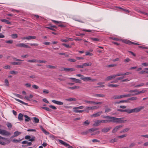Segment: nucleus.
I'll use <instances>...</instances> for the list:
<instances>
[{
	"label": "nucleus",
	"mask_w": 148,
	"mask_h": 148,
	"mask_svg": "<svg viewBox=\"0 0 148 148\" xmlns=\"http://www.w3.org/2000/svg\"><path fill=\"white\" fill-rule=\"evenodd\" d=\"M36 38V37L34 36H29L27 37V40H29L32 39H35Z\"/></svg>",
	"instance_id": "nucleus-27"
},
{
	"label": "nucleus",
	"mask_w": 148,
	"mask_h": 148,
	"mask_svg": "<svg viewBox=\"0 0 148 148\" xmlns=\"http://www.w3.org/2000/svg\"><path fill=\"white\" fill-rule=\"evenodd\" d=\"M84 107V106H81L79 107H73V110L81 109H83Z\"/></svg>",
	"instance_id": "nucleus-32"
},
{
	"label": "nucleus",
	"mask_w": 148,
	"mask_h": 148,
	"mask_svg": "<svg viewBox=\"0 0 148 148\" xmlns=\"http://www.w3.org/2000/svg\"><path fill=\"white\" fill-rule=\"evenodd\" d=\"M116 118L111 116H109L108 119H107L108 123L110 122H114L116 123Z\"/></svg>",
	"instance_id": "nucleus-5"
},
{
	"label": "nucleus",
	"mask_w": 148,
	"mask_h": 148,
	"mask_svg": "<svg viewBox=\"0 0 148 148\" xmlns=\"http://www.w3.org/2000/svg\"><path fill=\"white\" fill-rule=\"evenodd\" d=\"M143 107H137L133 109H128V110L127 111L128 114H131L134 112H139L141 110L143 109Z\"/></svg>",
	"instance_id": "nucleus-1"
},
{
	"label": "nucleus",
	"mask_w": 148,
	"mask_h": 148,
	"mask_svg": "<svg viewBox=\"0 0 148 148\" xmlns=\"http://www.w3.org/2000/svg\"><path fill=\"white\" fill-rule=\"evenodd\" d=\"M11 37L14 39L18 37V35L17 34H13L11 35Z\"/></svg>",
	"instance_id": "nucleus-45"
},
{
	"label": "nucleus",
	"mask_w": 148,
	"mask_h": 148,
	"mask_svg": "<svg viewBox=\"0 0 148 148\" xmlns=\"http://www.w3.org/2000/svg\"><path fill=\"white\" fill-rule=\"evenodd\" d=\"M1 127V125H0V128ZM0 134L3 136H9L10 135V133L8 132L6 130L0 129Z\"/></svg>",
	"instance_id": "nucleus-2"
},
{
	"label": "nucleus",
	"mask_w": 148,
	"mask_h": 148,
	"mask_svg": "<svg viewBox=\"0 0 148 148\" xmlns=\"http://www.w3.org/2000/svg\"><path fill=\"white\" fill-rule=\"evenodd\" d=\"M145 84L144 83H142L140 84L137 85L135 86L136 87H138L141 86H142L144 85Z\"/></svg>",
	"instance_id": "nucleus-58"
},
{
	"label": "nucleus",
	"mask_w": 148,
	"mask_h": 148,
	"mask_svg": "<svg viewBox=\"0 0 148 148\" xmlns=\"http://www.w3.org/2000/svg\"><path fill=\"white\" fill-rule=\"evenodd\" d=\"M112 99H120V95H116L112 97Z\"/></svg>",
	"instance_id": "nucleus-34"
},
{
	"label": "nucleus",
	"mask_w": 148,
	"mask_h": 148,
	"mask_svg": "<svg viewBox=\"0 0 148 148\" xmlns=\"http://www.w3.org/2000/svg\"><path fill=\"white\" fill-rule=\"evenodd\" d=\"M15 95L16 97L19 98L21 99H22L23 98V96L20 95L16 94H15Z\"/></svg>",
	"instance_id": "nucleus-51"
},
{
	"label": "nucleus",
	"mask_w": 148,
	"mask_h": 148,
	"mask_svg": "<svg viewBox=\"0 0 148 148\" xmlns=\"http://www.w3.org/2000/svg\"><path fill=\"white\" fill-rule=\"evenodd\" d=\"M94 96L95 97H105V95L103 94H95L94 95Z\"/></svg>",
	"instance_id": "nucleus-30"
},
{
	"label": "nucleus",
	"mask_w": 148,
	"mask_h": 148,
	"mask_svg": "<svg viewBox=\"0 0 148 148\" xmlns=\"http://www.w3.org/2000/svg\"><path fill=\"white\" fill-rule=\"evenodd\" d=\"M21 132H19L18 131H16L14 132V135L12 136L13 137H14L16 136H17L18 135L21 134Z\"/></svg>",
	"instance_id": "nucleus-25"
},
{
	"label": "nucleus",
	"mask_w": 148,
	"mask_h": 148,
	"mask_svg": "<svg viewBox=\"0 0 148 148\" xmlns=\"http://www.w3.org/2000/svg\"><path fill=\"white\" fill-rule=\"evenodd\" d=\"M24 117H25V121L26 122H28L30 120V117L28 116L25 115H24Z\"/></svg>",
	"instance_id": "nucleus-31"
},
{
	"label": "nucleus",
	"mask_w": 148,
	"mask_h": 148,
	"mask_svg": "<svg viewBox=\"0 0 148 148\" xmlns=\"http://www.w3.org/2000/svg\"><path fill=\"white\" fill-rule=\"evenodd\" d=\"M14 99L17 101L19 102L22 104H24L25 105H27V103H25L23 101L19 99H17L16 98H15Z\"/></svg>",
	"instance_id": "nucleus-35"
},
{
	"label": "nucleus",
	"mask_w": 148,
	"mask_h": 148,
	"mask_svg": "<svg viewBox=\"0 0 148 148\" xmlns=\"http://www.w3.org/2000/svg\"><path fill=\"white\" fill-rule=\"evenodd\" d=\"M114 76H115V77L117 76H123V74L122 73H118L116 74H114Z\"/></svg>",
	"instance_id": "nucleus-52"
},
{
	"label": "nucleus",
	"mask_w": 148,
	"mask_h": 148,
	"mask_svg": "<svg viewBox=\"0 0 148 148\" xmlns=\"http://www.w3.org/2000/svg\"><path fill=\"white\" fill-rule=\"evenodd\" d=\"M110 38L112 40H114L116 41H119L120 40V39L119 38L115 37H111Z\"/></svg>",
	"instance_id": "nucleus-57"
},
{
	"label": "nucleus",
	"mask_w": 148,
	"mask_h": 148,
	"mask_svg": "<svg viewBox=\"0 0 148 148\" xmlns=\"http://www.w3.org/2000/svg\"><path fill=\"white\" fill-rule=\"evenodd\" d=\"M16 46L18 47H22L25 48H29L30 47L28 45L23 43L17 44L16 45Z\"/></svg>",
	"instance_id": "nucleus-7"
},
{
	"label": "nucleus",
	"mask_w": 148,
	"mask_h": 148,
	"mask_svg": "<svg viewBox=\"0 0 148 148\" xmlns=\"http://www.w3.org/2000/svg\"><path fill=\"white\" fill-rule=\"evenodd\" d=\"M100 107L101 106H94L92 107H86V109L88 110H95L97 109Z\"/></svg>",
	"instance_id": "nucleus-10"
},
{
	"label": "nucleus",
	"mask_w": 148,
	"mask_h": 148,
	"mask_svg": "<svg viewBox=\"0 0 148 148\" xmlns=\"http://www.w3.org/2000/svg\"><path fill=\"white\" fill-rule=\"evenodd\" d=\"M119 86V85L117 84H109L108 85V87H116L118 86Z\"/></svg>",
	"instance_id": "nucleus-37"
},
{
	"label": "nucleus",
	"mask_w": 148,
	"mask_h": 148,
	"mask_svg": "<svg viewBox=\"0 0 148 148\" xmlns=\"http://www.w3.org/2000/svg\"><path fill=\"white\" fill-rule=\"evenodd\" d=\"M67 60L69 62H74L76 61V60L74 59L69 58L67 59Z\"/></svg>",
	"instance_id": "nucleus-48"
},
{
	"label": "nucleus",
	"mask_w": 148,
	"mask_h": 148,
	"mask_svg": "<svg viewBox=\"0 0 148 148\" xmlns=\"http://www.w3.org/2000/svg\"><path fill=\"white\" fill-rule=\"evenodd\" d=\"M42 130L43 132L46 135H48L49 133L48 132H47L42 127H41Z\"/></svg>",
	"instance_id": "nucleus-43"
},
{
	"label": "nucleus",
	"mask_w": 148,
	"mask_h": 148,
	"mask_svg": "<svg viewBox=\"0 0 148 148\" xmlns=\"http://www.w3.org/2000/svg\"><path fill=\"white\" fill-rule=\"evenodd\" d=\"M10 64L13 65H20L21 63L19 62H10Z\"/></svg>",
	"instance_id": "nucleus-24"
},
{
	"label": "nucleus",
	"mask_w": 148,
	"mask_h": 148,
	"mask_svg": "<svg viewBox=\"0 0 148 148\" xmlns=\"http://www.w3.org/2000/svg\"><path fill=\"white\" fill-rule=\"evenodd\" d=\"M135 90H138L137 89H134V90H130L128 91V92L130 93H129V95H131V97L134 96V95H135V94H136V92H134Z\"/></svg>",
	"instance_id": "nucleus-16"
},
{
	"label": "nucleus",
	"mask_w": 148,
	"mask_h": 148,
	"mask_svg": "<svg viewBox=\"0 0 148 148\" xmlns=\"http://www.w3.org/2000/svg\"><path fill=\"white\" fill-rule=\"evenodd\" d=\"M101 123V120H98L95 121V123L93 124V125L95 126H97L100 125Z\"/></svg>",
	"instance_id": "nucleus-18"
},
{
	"label": "nucleus",
	"mask_w": 148,
	"mask_h": 148,
	"mask_svg": "<svg viewBox=\"0 0 148 148\" xmlns=\"http://www.w3.org/2000/svg\"><path fill=\"white\" fill-rule=\"evenodd\" d=\"M130 130V128L128 127L125 128L120 132L121 133H125L128 132Z\"/></svg>",
	"instance_id": "nucleus-33"
},
{
	"label": "nucleus",
	"mask_w": 148,
	"mask_h": 148,
	"mask_svg": "<svg viewBox=\"0 0 148 148\" xmlns=\"http://www.w3.org/2000/svg\"><path fill=\"white\" fill-rule=\"evenodd\" d=\"M62 45L64 46L65 47H66V48H71V45H69L68 44H63Z\"/></svg>",
	"instance_id": "nucleus-53"
},
{
	"label": "nucleus",
	"mask_w": 148,
	"mask_h": 148,
	"mask_svg": "<svg viewBox=\"0 0 148 148\" xmlns=\"http://www.w3.org/2000/svg\"><path fill=\"white\" fill-rule=\"evenodd\" d=\"M58 141L61 144L68 147V148H73L72 146H70L68 144L66 143H65V142H64V141L61 140L59 139L58 140Z\"/></svg>",
	"instance_id": "nucleus-4"
},
{
	"label": "nucleus",
	"mask_w": 148,
	"mask_h": 148,
	"mask_svg": "<svg viewBox=\"0 0 148 148\" xmlns=\"http://www.w3.org/2000/svg\"><path fill=\"white\" fill-rule=\"evenodd\" d=\"M22 143L23 144H27L28 146H30L32 145V143L31 142H28V141L27 140H24L22 142Z\"/></svg>",
	"instance_id": "nucleus-29"
},
{
	"label": "nucleus",
	"mask_w": 148,
	"mask_h": 148,
	"mask_svg": "<svg viewBox=\"0 0 148 148\" xmlns=\"http://www.w3.org/2000/svg\"><path fill=\"white\" fill-rule=\"evenodd\" d=\"M123 126V125H120L117 126L115 127L112 130V133H114L117 132Z\"/></svg>",
	"instance_id": "nucleus-6"
},
{
	"label": "nucleus",
	"mask_w": 148,
	"mask_h": 148,
	"mask_svg": "<svg viewBox=\"0 0 148 148\" xmlns=\"http://www.w3.org/2000/svg\"><path fill=\"white\" fill-rule=\"evenodd\" d=\"M134 92H136V93L135 94V95H139L141 93H143L146 92H147V90H146L143 89L140 91H139L138 90H135Z\"/></svg>",
	"instance_id": "nucleus-13"
},
{
	"label": "nucleus",
	"mask_w": 148,
	"mask_h": 148,
	"mask_svg": "<svg viewBox=\"0 0 148 148\" xmlns=\"http://www.w3.org/2000/svg\"><path fill=\"white\" fill-rule=\"evenodd\" d=\"M117 140V139L116 138H115L114 139H111L110 141V142L111 143H113L114 142H116Z\"/></svg>",
	"instance_id": "nucleus-46"
},
{
	"label": "nucleus",
	"mask_w": 148,
	"mask_h": 148,
	"mask_svg": "<svg viewBox=\"0 0 148 148\" xmlns=\"http://www.w3.org/2000/svg\"><path fill=\"white\" fill-rule=\"evenodd\" d=\"M115 77V76L114 75L107 77L105 79V80L108 81L112 79Z\"/></svg>",
	"instance_id": "nucleus-15"
},
{
	"label": "nucleus",
	"mask_w": 148,
	"mask_h": 148,
	"mask_svg": "<svg viewBox=\"0 0 148 148\" xmlns=\"http://www.w3.org/2000/svg\"><path fill=\"white\" fill-rule=\"evenodd\" d=\"M92 64V63L91 62H89L88 63H86L83 64L82 65L83 68L85 67L86 66H90Z\"/></svg>",
	"instance_id": "nucleus-22"
},
{
	"label": "nucleus",
	"mask_w": 148,
	"mask_h": 148,
	"mask_svg": "<svg viewBox=\"0 0 148 148\" xmlns=\"http://www.w3.org/2000/svg\"><path fill=\"white\" fill-rule=\"evenodd\" d=\"M79 88V86H75L73 87H69V88L71 90H74L77 89H78Z\"/></svg>",
	"instance_id": "nucleus-36"
},
{
	"label": "nucleus",
	"mask_w": 148,
	"mask_h": 148,
	"mask_svg": "<svg viewBox=\"0 0 148 148\" xmlns=\"http://www.w3.org/2000/svg\"><path fill=\"white\" fill-rule=\"evenodd\" d=\"M130 97H131V95H129V94L120 95V99Z\"/></svg>",
	"instance_id": "nucleus-26"
},
{
	"label": "nucleus",
	"mask_w": 148,
	"mask_h": 148,
	"mask_svg": "<svg viewBox=\"0 0 148 148\" xmlns=\"http://www.w3.org/2000/svg\"><path fill=\"white\" fill-rule=\"evenodd\" d=\"M52 102L58 105H62L63 104L62 102L53 100H52Z\"/></svg>",
	"instance_id": "nucleus-12"
},
{
	"label": "nucleus",
	"mask_w": 148,
	"mask_h": 148,
	"mask_svg": "<svg viewBox=\"0 0 148 148\" xmlns=\"http://www.w3.org/2000/svg\"><path fill=\"white\" fill-rule=\"evenodd\" d=\"M0 20L2 22L5 23L6 24H10L11 23L10 21L6 19H0Z\"/></svg>",
	"instance_id": "nucleus-23"
},
{
	"label": "nucleus",
	"mask_w": 148,
	"mask_h": 148,
	"mask_svg": "<svg viewBox=\"0 0 148 148\" xmlns=\"http://www.w3.org/2000/svg\"><path fill=\"white\" fill-rule=\"evenodd\" d=\"M82 79L85 82L88 81L95 82L96 81V79H92L90 77H85L84 76H83V77L82 78Z\"/></svg>",
	"instance_id": "nucleus-3"
},
{
	"label": "nucleus",
	"mask_w": 148,
	"mask_h": 148,
	"mask_svg": "<svg viewBox=\"0 0 148 148\" xmlns=\"http://www.w3.org/2000/svg\"><path fill=\"white\" fill-rule=\"evenodd\" d=\"M84 102L86 103L89 104H94V101H89L88 100H84Z\"/></svg>",
	"instance_id": "nucleus-39"
},
{
	"label": "nucleus",
	"mask_w": 148,
	"mask_h": 148,
	"mask_svg": "<svg viewBox=\"0 0 148 148\" xmlns=\"http://www.w3.org/2000/svg\"><path fill=\"white\" fill-rule=\"evenodd\" d=\"M10 73L11 74H16L18 73V72L15 71H10Z\"/></svg>",
	"instance_id": "nucleus-47"
},
{
	"label": "nucleus",
	"mask_w": 148,
	"mask_h": 148,
	"mask_svg": "<svg viewBox=\"0 0 148 148\" xmlns=\"http://www.w3.org/2000/svg\"><path fill=\"white\" fill-rule=\"evenodd\" d=\"M37 62L40 63H46L47 62L45 60H37Z\"/></svg>",
	"instance_id": "nucleus-55"
},
{
	"label": "nucleus",
	"mask_w": 148,
	"mask_h": 148,
	"mask_svg": "<svg viewBox=\"0 0 148 148\" xmlns=\"http://www.w3.org/2000/svg\"><path fill=\"white\" fill-rule=\"evenodd\" d=\"M5 42L6 43L9 44H12L13 42V40H9L5 41Z\"/></svg>",
	"instance_id": "nucleus-62"
},
{
	"label": "nucleus",
	"mask_w": 148,
	"mask_h": 148,
	"mask_svg": "<svg viewBox=\"0 0 148 148\" xmlns=\"http://www.w3.org/2000/svg\"><path fill=\"white\" fill-rule=\"evenodd\" d=\"M47 68H50V69H55L56 68V67L55 66H53L50 65H48L47 66Z\"/></svg>",
	"instance_id": "nucleus-49"
},
{
	"label": "nucleus",
	"mask_w": 148,
	"mask_h": 148,
	"mask_svg": "<svg viewBox=\"0 0 148 148\" xmlns=\"http://www.w3.org/2000/svg\"><path fill=\"white\" fill-rule=\"evenodd\" d=\"M37 60H36L33 59L32 60H29L28 62H37Z\"/></svg>",
	"instance_id": "nucleus-54"
},
{
	"label": "nucleus",
	"mask_w": 148,
	"mask_h": 148,
	"mask_svg": "<svg viewBox=\"0 0 148 148\" xmlns=\"http://www.w3.org/2000/svg\"><path fill=\"white\" fill-rule=\"evenodd\" d=\"M102 113V111H100L91 115V117H96L99 116Z\"/></svg>",
	"instance_id": "nucleus-11"
},
{
	"label": "nucleus",
	"mask_w": 148,
	"mask_h": 148,
	"mask_svg": "<svg viewBox=\"0 0 148 148\" xmlns=\"http://www.w3.org/2000/svg\"><path fill=\"white\" fill-rule=\"evenodd\" d=\"M123 42L129 45H131V44H133L135 45H139V44L137 43H136L133 42H131L129 40H123Z\"/></svg>",
	"instance_id": "nucleus-9"
},
{
	"label": "nucleus",
	"mask_w": 148,
	"mask_h": 148,
	"mask_svg": "<svg viewBox=\"0 0 148 148\" xmlns=\"http://www.w3.org/2000/svg\"><path fill=\"white\" fill-rule=\"evenodd\" d=\"M65 100L69 102L75 101H76V99L75 98H70L68 99H66Z\"/></svg>",
	"instance_id": "nucleus-20"
},
{
	"label": "nucleus",
	"mask_w": 148,
	"mask_h": 148,
	"mask_svg": "<svg viewBox=\"0 0 148 148\" xmlns=\"http://www.w3.org/2000/svg\"><path fill=\"white\" fill-rule=\"evenodd\" d=\"M126 120H123L122 118H116V123H123L126 121Z\"/></svg>",
	"instance_id": "nucleus-8"
},
{
	"label": "nucleus",
	"mask_w": 148,
	"mask_h": 148,
	"mask_svg": "<svg viewBox=\"0 0 148 148\" xmlns=\"http://www.w3.org/2000/svg\"><path fill=\"white\" fill-rule=\"evenodd\" d=\"M138 47L139 48H141L142 49H147V48L144 45H143L142 46H138Z\"/></svg>",
	"instance_id": "nucleus-61"
},
{
	"label": "nucleus",
	"mask_w": 148,
	"mask_h": 148,
	"mask_svg": "<svg viewBox=\"0 0 148 148\" xmlns=\"http://www.w3.org/2000/svg\"><path fill=\"white\" fill-rule=\"evenodd\" d=\"M23 116H24V115L23 114L21 113H19L18 115V119L20 121H22L23 120Z\"/></svg>",
	"instance_id": "nucleus-21"
},
{
	"label": "nucleus",
	"mask_w": 148,
	"mask_h": 148,
	"mask_svg": "<svg viewBox=\"0 0 148 148\" xmlns=\"http://www.w3.org/2000/svg\"><path fill=\"white\" fill-rule=\"evenodd\" d=\"M73 111L76 113H81L84 112L83 110H74Z\"/></svg>",
	"instance_id": "nucleus-50"
},
{
	"label": "nucleus",
	"mask_w": 148,
	"mask_h": 148,
	"mask_svg": "<svg viewBox=\"0 0 148 148\" xmlns=\"http://www.w3.org/2000/svg\"><path fill=\"white\" fill-rule=\"evenodd\" d=\"M3 139H7L0 136V144L4 145H6V143L3 140Z\"/></svg>",
	"instance_id": "nucleus-17"
},
{
	"label": "nucleus",
	"mask_w": 148,
	"mask_h": 148,
	"mask_svg": "<svg viewBox=\"0 0 148 148\" xmlns=\"http://www.w3.org/2000/svg\"><path fill=\"white\" fill-rule=\"evenodd\" d=\"M127 136V135L126 134H124L123 135L118 136H117L118 138H123Z\"/></svg>",
	"instance_id": "nucleus-56"
},
{
	"label": "nucleus",
	"mask_w": 148,
	"mask_h": 148,
	"mask_svg": "<svg viewBox=\"0 0 148 148\" xmlns=\"http://www.w3.org/2000/svg\"><path fill=\"white\" fill-rule=\"evenodd\" d=\"M142 65L144 66H148V63L145 62L142 63L141 64Z\"/></svg>",
	"instance_id": "nucleus-64"
},
{
	"label": "nucleus",
	"mask_w": 148,
	"mask_h": 148,
	"mask_svg": "<svg viewBox=\"0 0 148 148\" xmlns=\"http://www.w3.org/2000/svg\"><path fill=\"white\" fill-rule=\"evenodd\" d=\"M129 101L128 100H122V101H120L118 102H116L115 103H122L125 102L127 103Z\"/></svg>",
	"instance_id": "nucleus-38"
},
{
	"label": "nucleus",
	"mask_w": 148,
	"mask_h": 148,
	"mask_svg": "<svg viewBox=\"0 0 148 148\" xmlns=\"http://www.w3.org/2000/svg\"><path fill=\"white\" fill-rule=\"evenodd\" d=\"M90 39H91L92 40L95 41H98L99 40V39L97 38H90Z\"/></svg>",
	"instance_id": "nucleus-60"
},
{
	"label": "nucleus",
	"mask_w": 148,
	"mask_h": 148,
	"mask_svg": "<svg viewBox=\"0 0 148 148\" xmlns=\"http://www.w3.org/2000/svg\"><path fill=\"white\" fill-rule=\"evenodd\" d=\"M34 122L36 123H38L39 122V119L35 117H34Z\"/></svg>",
	"instance_id": "nucleus-44"
},
{
	"label": "nucleus",
	"mask_w": 148,
	"mask_h": 148,
	"mask_svg": "<svg viewBox=\"0 0 148 148\" xmlns=\"http://www.w3.org/2000/svg\"><path fill=\"white\" fill-rule=\"evenodd\" d=\"M137 99L138 98H137V97H132L128 98V101L129 100H132V101L136 100H137Z\"/></svg>",
	"instance_id": "nucleus-41"
},
{
	"label": "nucleus",
	"mask_w": 148,
	"mask_h": 148,
	"mask_svg": "<svg viewBox=\"0 0 148 148\" xmlns=\"http://www.w3.org/2000/svg\"><path fill=\"white\" fill-rule=\"evenodd\" d=\"M3 68L5 69H9L10 68V67L9 65H6L3 67Z\"/></svg>",
	"instance_id": "nucleus-63"
},
{
	"label": "nucleus",
	"mask_w": 148,
	"mask_h": 148,
	"mask_svg": "<svg viewBox=\"0 0 148 148\" xmlns=\"http://www.w3.org/2000/svg\"><path fill=\"white\" fill-rule=\"evenodd\" d=\"M111 128V127L104 128L101 131L102 132L104 133H106L108 132Z\"/></svg>",
	"instance_id": "nucleus-19"
},
{
	"label": "nucleus",
	"mask_w": 148,
	"mask_h": 148,
	"mask_svg": "<svg viewBox=\"0 0 148 148\" xmlns=\"http://www.w3.org/2000/svg\"><path fill=\"white\" fill-rule=\"evenodd\" d=\"M75 69L73 68H66L65 69V71H75Z\"/></svg>",
	"instance_id": "nucleus-28"
},
{
	"label": "nucleus",
	"mask_w": 148,
	"mask_h": 148,
	"mask_svg": "<svg viewBox=\"0 0 148 148\" xmlns=\"http://www.w3.org/2000/svg\"><path fill=\"white\" fill-rule=\"evenodd\" d=\"M90 123V122L88 120H86L83 124V125L84 126H87Z\"/></svg>",
	"instance_id": "nucleus-40"
},
{
	"label": "nucleus",
	"mask_w": 148,
	"mask_h": 148,
	"mask_svg": "<svg viewBox=\"0 0 148 148\" xmlns=\"http://www.w3.org/2000/svg\"><path fill=\"white\" fill-rule=\"evenodd\" d=\"M41 108L49 112H51V109L47 107H42Z\"/></svg>",
	"instance_id": "nucleus-42"
},
{
	"label": "nucleus",
	"mask_w": 148,
	"mask_h": 148,
	"mask_svg": "<svg viewBox=\"0 0 148 148\" xmlns=\"http://www.w3.org/2000/svg\"><path fill=\"white\" fill-rule=\"evenodd\" d=\"M86 55L89 56H92L93 54L92 53H90L88 51H87L86 53Z\"/></svg>",
	"instance_id": "nucleus-59"
},
{
	"label": "nucleus",
	"mask_w": 148,
	"mask_h": 148,
	"mask_svg": "<svg viewBox=\"0 0 148 148\" xmlns=\"http://www.w3.org/2000/svg\"><path fill=\"white\" fill-rule=\"evenodd\" d=\"M69 79L72 80L75 83H79L80 84L81 83V81L79 79L73 77H70L69 78Z\"/></svg>",
	"instance_id": "nucleus-14"
}]
</instances>
